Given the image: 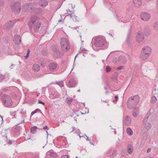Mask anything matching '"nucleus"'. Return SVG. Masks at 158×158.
Masks as SVG:
<instances>
[{"label": "nucleus", "mask_w": 158, "mask_h": 158, "mask_svg": "<svg viewBox=\"0 0 158 158\" xmlns=\"http://www.w3.org/2000/svg\"><path fill=\"white\" fill-rule=\"evenodd\" d=\"M116 154V151L115 150H114V152L112 153L111 155H110V157L111 158H113L114 156H115Z\"/></svg>", "instance_id": "nucleus-40"}, {"label": "nucleus", "mask_w": 158, "mask_h": 158, "mask_svg": "<svg viewBox=\"0 0 158 158\" xmlns=\"http://www.w3.org/2000/svg\"><path fill=\"white\" fill-rule=\"evenodd\" d=\"M34 111H35V113H36L37 112H39L41 113L44 116V115L43 114V113H42L41 111L39 109H38V108L36 109Z\"/></svg>", "instance_id": "nucleus-42"}, {"label": "nucleus", "mask_w": 158, "mask_h": 158, "mask_svg": "<svg viewBox=\"0 0 158 158\" xmlns=\"http://www.w3.org/2000/svg\"><path fill=\"white\" fill-rule=\"evenodd\" d=\"M41 24V23L40 21H38L33 26V29L35 32H38Z\"/></svg>", "instance_id": "nucleus-15"}, {"label": "nucleus", "mask_w": 158, "mask_h": 158, "mask_svg": "<svg viewBox=\"0 0 158 158\" xmlns=\"http://www.w3.org/2000/svg\"><path fill=\"white\" fill-rule=\"evenodd\" d=\"M27 4L29 6V10H32L33 8L34 7L35 5L36 4L34 2L29 3Z\"/></svg>", "instance_id": "nucleus-31"}, {"label": "nucleus", "mask_w": 158, "mask_h": 158, "mask_svg": "<svg viewBox=\"0 0 158 158\" xmlns=\"http://www.w3.org/2000/svg\"><path fill=\"white\" fill-rule=\"evenodd\" d=\"M141 19L145 21H148L150 19L151 16L147 12L142 13L140 15Z\"/></svg>", "instance_id": "nucleus-8"}, {"label": "nucleus", "mask_w": 158, "mask_h": 158, "mask_svg": "<svg viewBox=\"0 0 158 158\" xmlns=\"http://www.w3.org/2000/svg\"><path fill=\"white\" fill-rule=\"evenodd\" d=\"M151 49L148 46L144 47L141 50L140 57L143 60L147 59L150 55Z\"/></svg>", "instance_id": "nucleus-4"}, {"label": "nucleus", "mask_w": 158, "mask_h": 158, "mask_svg": "<svg viewBox=\"0 0 158 158\" xmlns=\"http://www.w3.org/2000/svg\"><path fill=\"white\" fill-rule=\"evenodd\" d=\"M139 101V97L138 95L131 97L128 98L127 102V107L129 109L134 108L135 110H137L138 108L136 106Z\"/></svg>", "instance_id": "nucleus-1"}, {"label": "nucleus", "mask_w": 158, "mask_h": 158, "mask_svg": "<svg viewBox=\"0 0 158 158\" xmlns=\"http://www.w3.org/2000/svg\"><path fill=\"white\" fill-rule=\"evenodd\" d=\"M43 76V75L42 74H38L36 75V77L40 78Z\"/></svg>", "instance_id": "nucleus-53"}, {"label": "nucleus", "mask_w": 158, "mask_h": 158, "mask_svg": "<svg viewBox=\"0 0 158 158\" xmlns=\"http://www.w3.org/2000/svg\"><path fill=\"white\" fill-rule=\"evenodd\" d=\"M112 150H110L107 153V155L106 156H110V155H111V153H112Z\"/></svg>", "instance_id": "nucleus-49"}, {"label": "nucleus", "mask_w": 158, "mask_h": 158, "mask_svg": "<svg viewBox=\"0 0 158 158\" xmlns=\"http://www.w3.org/2000/svg\"><path fill=\"white\" fill-rule=\"evenodd\" d=\"M23 9L25 11L30 10H29V6L27 3L25 4L23 6Z\"/></svg>", "instance_id": "nucleus-30"}, {"label": "nucleus", "mask_w": 158, "mask_h": 158, "mask_svg": "<svg viewBox=\"0 0 158 158\" xmlns=\"http://www.w3.org/2000/svg\"><path fill=\"white\" fill-rule=\"evenodd\" d=\"M145 158H153V157H151L147 156V157H146Z\"/></svg>", "instance_id": "nucleus-64"}, {"label": "nucleus", "mask_w": 158, "mask_h": 158, "mask_svg": "<svg viewBox=\"0 0 158 158\" xmlns=\"http://www.w3.org/2000/svg\"><path fill=\"white\" fill-rule=\"evenodd\" d=\"M118 73L117 72H115L112 75V79L113 80V81L117 83V76L118 75Z\"/></svg>", "instance_id": "nucleus-23"}, {"label": "nucleus", "mask_w": 158, "mask_h": 158, "mask_svg": "<svg viewBox=\"0 0 158 158\" xmlns=\"http://www.w3.org/2000/svg\"><path fill=\"white\" fill-rule=\"evenodd\" d=\"M133 2L135 7L137 8L139 7L142 3L141 0H133Z\"/></svg>", "instance_id": "nucleus-18"}, {"label": "nucleus", "mask_w": 158, "mask_h": 158, "mask_svg": "<svg viewBox=\"0 0 158 158\" xmlns=\"http://www.w3.org/2000/svg\"><path fill=\"white\" fill-rule=\"evenodd\" d=\"M111 70V68L110 66H107L106 69V70L107 72H110Z\"/></svg>", "instance_id": "nucleus-41"}, {"label": "nucleus", "mask_w": 158, "mask_h": 158, "mask_svg": "<svg viewBox=\"0 0 158 158\" xmlns=\"http://www.w3.org/2000/svg\"><path fill=\"white\" fill-rule=\"evenodd\" d=\"M124 123L128 125L131 123V118L129 116H126L125 118Z\"/></svg>", "instance_id": "nucleus-22"}, {"label": "nucleus", "mask_w": 158, "mask_h": 158, "mask_svg": "<svg viewBox=\"0 0 158 158\" xmlns=\"http://www.w3.org/2000/svg\"><path fill=\"white\" fill-rule=\"evenodd\" d=\"M3 40L5 44H6L9 42V39L8 37L7 36H6L3 37Z\"/></svg>", "instance_id": "nucleus-33"}, {"label": "nucleus", "mask_w": 158, "mask_h": 158, "mask_svg": "<svg viewBox=\"0 0 158 158\" xmlns=\"http://www.w3.org/2000/svg\"><path fill=\"white\" fill-rule=\"evenodd\" d=\"M127 132L129 135H131L133 134V131L132 129L130 127H128L127 129Z\"/></svg>", "instance_id": "nucleus-32"}, {"label": "nucleus", "mask_w": 158, "mask_h": 158, "mask_svg": "<svg viewBox=\"0 0 158 158\" xmlns=\"http://www.w3.org/2000/svg\"><path fill=\"white\" fill-rule=\"evenodd\" d=\"M35 113V111H32L31 113V115H33V114H34Z\"/></svg>", "instance_id": "nucleus-62"}, {"label": "nucleus", "mask_w": 158, "mask_h": 158, "mask_svg": "<svg viewBox=\"0 0 158 158\" xmlns=\"http://www.w3.org/2000/svg\"><path fill=\"white\" fill-rule=\"evenodd\" d=\"M69 11L70 13H69V11H67V14L70 15V17L73 19V18L74 17V16L71 13V11L70 10H69ZM66 14V13L65 14Z\"/></svg>", "instance_id": "nucleus-44"}, {"label": "nucleus", "mask_w": 158, "mask_h": 158, "mask_svg": "<svg viewBox=\"0 0 158 158\" xmlns=\"http://www.w3.org/2000/svg\"><path fill=\"white\" fill-rule=\"evenodd\" d=\"M34 23L31 20V21H29L28 22V24L30 29L32 28L33 25L34 24Z\"/></svg>", "instance_id": "nucleus-34"}, {"label": "nucleus", "mask_w": 158, "mask_h": 158, "mask_svg": "<svg viewBox=\"0 0 158 158\" xmlns=\"http://www.w3.org/2000/svg\"><path fill=\"white\" fill-rule=\"evenodd\" d=\"M11 95L12 97L14 98H16L17 97V95L16 94L14 93H13L11 94Z\"/></svg>", "instance_id": "nucleus-46"}, {"label": "nucleus", "mask_w": 158, "mask_h": 158, "mask_svg": "<svg viewBox=\"0 0 158 158\" xmlns=\"http://www.w3.org/2000/svg\"><path fill=\"white\" fill-rule=\"evenodd\" d=\"M132 115L134 117H136L137 116V113L134 110L133 111Z\"/></svg>", "instance_id": "nucleus-48"}, {"label": "nucleus", "mask_w": 158, "mask_h": 158, "mask_svg": "<svg viewBox=\"0 0 158 158\" xmlns=\"http://www.w3.org/2000/svg\"><path fill=\"white\" fill-rule=\"evenodd\" d=\"M65 49L64 50V51L67 52L70 49V45L69 43H68V45L65 47Z\"/></svg>", "instance_id": "nucleus-38"}, {"label": "nucleus", "mask_w": 158, "mask_h": 158, "mask_svg": "<svg viewBox=\"0 0 158 158\" xmlns=\"http://www.w3.org/2000/svg\"><path fill=\"white\" fill-rule=\"evenodd\" d=\"M95 45L97 47H102L103 49L106 48L107 45L106 43V40L105 38L102 37H98L94 39Z\"/></svg>", "instance_id": "nucleus-3"}, {"label": "nucleus", "mask_w": 158, "mask_h": 158, "mask_svg": "<svg viewBox=\"0 0 158 158\" xmlns=\"http://www.w3.org/2000/svg\"><path fill=\"white\" fill-rule=\"evenodd\" d=\"M126 41L128 47L131 48V41L130 39V37H127L126 39Z\"/></svg>", "instance_id": "nucleus-28"}, {"label": "nucleus", "mask_w": 158, "mask_h": 158, "mask_svg": "<svg viewBox=\"0 0 158 158\" xmlns=\"http://www.w3.org/2000/svg\"><path fill=\"white\" fill-rule=\"evenodd\" d=\"M2 100L3 105L6 107H10L12 105V101L10 97L7 94L3 95Z\"/></svg>", "instance_id": "nucleus-5"}, {"label": "nucleus", "mask_w": 158, "mask_h": 158, "mask_svg": "<svg viewBox=\"0 0 158 158\" xmlns=\"http://www.w3.org/2000/svg\"><path fill=\"white\" fill-rule=\"evenodd\" d=\"M30 52V50L29 49H28L27 51V53L26 55L24 56V58H25V59H27V58H28V57L29 56V55Z\"/></svg>", "instance_id": "nucleus-39"}, {"label": "nucleus", "mask_w": 158, "mask_h": 158, "mask_svg": "<svg viewBox=\"0 0 158 158\" xmlns=\"http://www.w3.org/2000/svg\"><path fill=\"white\" fill-rule=\"evenodd\" d=\"M56 83L59 85L60 87H63L64 86V82L62 81H56Z\"/></svg>", "instance_id": "nucleus-36"}, {"label": "nucleus", "mask_w": 158, "mask_h": 158, "mask_svg": "<svg viewBox=\"0 0 158 158\" xmlns=\"http://www.w3.org/2000/svg\"><path fill=\"white\" fill-rule=\"evenodd\" d=\"M48 66L51 71H53L56 69L57 64L56 63H52L49 64Z\"/></svg>", "instance_id": "nucleus-16"}, {"label": "nucleus", "mask_w": 158, "mask_h": 158, "mask_svg": "<svg viewBox=\"0 0 158 158\" xmlns=\"http://www.w3.org/2000/svg\"><path fill=\"white\" fill-rule=\"evenodd\" d=\"M38 128V127L36 126L31 127L30 129L31 132L33 134H35L36 133L37 131L36 129Z\"/></svg>", "instance_id": "nucleus-25"}, {"label": "nucleus", "mask_w": 158, "mask_h": 158, "mask_svg": "<svg viewBox=\"0 0 158 158\" xmlns=\"http://www.w3.org/2000/svg\"><path fill=\"white\" fill-rule=\"evenodd\" d=\"M152 99L153 103H156L157 101L156 97L155 96H154L152 97Z\"/></svg>", "instance_id": "nucleus-45"}, {"label": "nucleus", "mask_w": 158, "mask_h": 158, "mask_svg": "<svg viewBox=\"0 0 158 158\" xmlns=\"http://www.w3.org/2000/svg\"><path fill=\"white\" fill-rule=\"evenodd\" d=\"M81 51L83 52V53L86 54V53L87 50L85 48H82V49H81Z\"/></svg>", "instance_id": "nucleus-51"}, {"label": "nucleus", "mask_w": 158, "mask_h": 158, "mask_svg": "<svg viewBox=\"0 0 158 158\" xmlns=\"http://www.w3.org/2000/svg\"><path fill=\"white\" fill-rule=\"evenodd\" d=\"M40 69V65L37 64H34L32 67V69L33 71L35 72L38 71Z\"/></svg>", "instance_id": "nucleus-21"}, {"label": "nucleus", "mask_w": 158, "mask_h": 158, "mask_svg": "<svg viewBox=\"0 0 158 158\" xmlns=\"http://www.w3.org/2000/svg\"><path fill=\"white\" fill-rule=\"evenodd\" d=\"M5 78V76L3 75L2 74L0 75V78L1 79L3 80Z\"/></svg>", "instance_id": "nucleus-52"}, {"label": "nucleus", "mask_w": 158, "mask_h": 158, "mask_svg": "<svg viewBox=\"0 0 158 158\" xmlns=\"http://www.w3.org/2000/svg\"><path fill=\"white\" fill-rule=\"evenodd\" d=\"M61 158H69V157L67 155H63L62 156Z\"/></svg>", "instance_id": "nucleus-57"}, {"label": "nucleus", "mask_w": 158, "mask_h": 158, "mask_svg": "<svg viewBox=\"0 0 158 158\" xmlns=\"http://www.w3.org/2000/svg\"><path fill=\"white\" fill-rule=\"evenodd\" d=\"M5 4V2L3 0H0V6H3Z\"/></svg>", "instance_id": "nucleus-43"}, {"label": "nucleus", "mask_w": 158, "mask_h": 158, "mask_svg": "<svg viewBox=\"0 0 158 158\" xmlns=\"http://www.w3.org/2000/svg\"><path fill=\"white\" fill-rule=\"evenodd\" d=\"M38 19V18L36 16H34L31 17V20L34 23H35L36 21Z\"/></svg>", "instance_id": "nucleus-35"}, {"label": "nucleus", "mask_w": 158, "mask_h": 158, "mask_svg": "<svg viewBox=\"0 0 158 158\" xmlns=\"http://www.w3.org/2000/svg\"><path fill=\"white\" fill-rule=\"evenodd\" d=\"M41 53L42 55L44 56H47L48 54V52L46 49H44L42 50Z\"/></svg>", "instance_id": "nucleus-37"}, {"label": "nucleus", "mask_w": 158, "mask_h": 158, "mask_svg": "<svg viewBox=\"0 0 158 158\" xmlns=\"http://www.w3.org/2000/svg\"><path fill=\"white\" fill-rule=\"evenodd\" d=\"M131 31V29L130 28V29H129V30L128 31V33H127V37H128H128H130V36Z\"/></svg>", "instance_id": "nucleus-47"}, {"label": "nucleus", "mask_w": 158, "mask_h": 158, "mask_svg": "<svg viewBox=\"0 0 158 158\" xmlns=\"http://www.w3.org/2000/svg\"><path fill=\"white\" fill-rule=\"evenodd\" d=\"M152 26L156 31H157L158 30V21H156L153 23Z\"/></svg>", "instance_id": "nucleus-29"}, {"label": "nucleus", "mask_w": 158, "mask_h": 158, "mask_svg": "<svg viewBox=\"0 0 158 158\" xmlns=\"http://www.w3.org/2000/svg\"><path fill=\"white\" fill-rule=\"evenodd\" d=\"M123 67H124L123 66H120L118 67L117 68V69L118 70H121V69H122Z\"/></svg>", "instance_id": "nucleus-55"}, {"label": "nucleus", "mask_w": 158, "mask_h": 158, "mask_svg": "<svg viewBox=\"0 0 158 158\" xmlns=\"http://www.w3.org/2000/svg\"><path fill=\"white\" fill-rule=\"evenodd\" d=\"M144 39V36L143 34L141 31L137 32V35L136 36V40L139 43H140L143 41Z\"/></svg>", "instance_id": "nucleus-10"}, {"label": "nucleus", "mask_w": 158, "mask_h": 158, "mask_svg": "<svg viewBox=\"0 0 158 158\" xmlns=\"http://www.w3.org/2000/svg\"><path fill=\"white\" fill-rule=\"evenodd\" d=\"M68 42L65 38H62L61 39L60 44L62 50L64 51L65 47L68 45Z\"/></svg>", "instance_id": "nucleus-9"}, {"label": "nucleus", "mask_w": 158, "mask_h": 158, "mask_svg": "<svg viewBox=\"0 0 158 158\" xmlns=\"http://www.w3.org/2000/svg\"><path fill=\"white\" fill-rule=\"evenodd\" d=\"M143 33L146 36H148L150 34L151 30L148 26L144 27L143 30Z\"/></svg>", "instance_id": "nucleus-14"}, {"label": "nucleus", "mask_w": 158, "mask_h": 158, "mask_svg": "<svg viewBox=\"0 0 158 158\" xmlns=\"http://www.w3.org/2000/svg\"><path fill=\"white\" fill-rule=\"evenodd\" d=\"M24 123V120H23L20 123H19V124H18L16 125H19V124H21V123Z\"/></svg>", "instance_id": "nucleus-63"}, {"label": "nucleus", "mask_w": 158, "mask_h": 158, "mask_svg": "<svg viewBox=\"0 0 158 158\" xmlns=\"http://www.w3.org/2000/svg\"><path fill=\"white\" fill-rule=\"evenodd\" d=\"M33 11V12L36 14H40L42 11V10L41 8H37L34 9Z\"/></svg>", "instance_id": "nucleus-26"}, {"label": "nucleus", "mask_w": 158, "mask_h": 158, "mask_svg": "<svg viewBox=\"0 0 158 158\" xmlns=\"http://www.w3.org/2000/svg\"><path fill=\"white\" fill-rule=\"evenodd\" d=\"M39 4L42 6H46L48 4V2L47 0H40Z\"/></svg>", "instance_id": "nucleus-19"}, {"label": "nucleus", "mask_w": 158, "mask_h": 158, "mask_svg": "<svg viewBox=\"0 0 158 158\" xmlns=\"http://www.w3.org/2000/svg\"><path fill=\"white\" fill-rule=\"evenodd\" d=\"M115 101H118V96H115L114 97Z\"/></svg>", "instance_id": "nucleus-61"}, {"label": "nucleus", "mask_w": 158, "mask_h": 158, "mask_svg": "<svg viewBox=\"0 0 158 158\" xmlns=\"http://www.w3.org/2000/svg\"><path fill=\"white\" fill-rule=\"evenodd\" d=\"M49 153V155L51 158H56V153L54 152L52 150H51L47 153Z\"/></svg>", "instance_id": "nucleus-20"}, {"label": "nucleus", "mask_w": 158, "mask_h": 158, "mask_svg": "<svg viewBox=\"0 0 158 158\" xmlns=\"http://www.w3.org/2000/svg\"><path fill=\"white\" fill-rule=\"evenodd\" d=\"M52 51L55 52L54 55L57 58H59L60 57V53H59V49L57 46H53L52 47Z\"/></svg>", "instance_id": "nucleus-11"}, {"label": "nucleus", "mask_w": 158, "mask_h": 158, "mask_svg": "<svg viewBox=\"0 0 158 158\" xmlns=\"http://www.w3.org/2000/svg\"><path fill=\"white\" fill-rule=\"evenodd\" d=\"M117 60L119 61L126 63V59L125 56H120L118 57Z\"/></svg>", "instance_id": "nucleus-24"}, {"label": "nucleus", "mask_w": 158, "mask_h": 158, "mask_svg": "<svg viewBox=\"0 0 158 158\" xmlns=\"http://www.w3.org/2000/svg\"><path fill=\"white\" fill-rule=\"evenodd\" d=\"M8 90V88H5L4 89H3V92H5L6 91H7Z\"/></svg>", "instance_id": "nucleus-60"}, {"label": "nucleus", "mask_w": 158, "mask_h": 158, "mask_svg": "<svg viewBox=\"0 0 158 158\" xmlns=\"http://www.w3.org/2000/svg\"><path fill=\"white\" fill-rule=\"evenodd\" d=\"M15 129L17 131H19L21 129V127L20 126H17L15 128Z\"/></svg>", "instance_id": "nucleus-54"}, {"label": "nucleus", "mask_w": 158, "mask_h": 158, "mask_svg": "<svg viewBox=\"0 0 158 158\" xmlns=\"http://www.w3.org/2000/svg\"><path fill=\"white\" fill-rule=\"evenodd\" d=\"M8 139H7L6 140H7L6 143H8V144L10 145L11 144H12V142L10 140H9L8 141L7 140Z\"/></svg>", "instance_id": "nucleus-56"}, {"label": "nucleus", "mask_w": 158, "mask_h": 158, "mask_svg": "<svg viewBox=\"0 0 158 158\" xmlns=\"http://www.w3.org/2000/svg\"><path fill=\"white\" fill-rule=\"evenodd\" d=\"M151 148H148L147 150V152L149 153L151 151Z\"/></svg>", "instance_id": "nucleus-59"}, {"label": "nucleus", "mask_w": 158, "mask_h": 158, "mask_svg": "<svg viewBox=\"0 0 158 158\" xmlns=\"http://www.w3.org/2000/svg\"><path fill=\"white\" fill-rule=\"evenodd\" d=\"M38 103L39 104H41L43 105H45V103L44 102H43L42 101H41L40 100H38Z\"/></svg>", "instance_id": "nucleus-50"}, {"label": "nucleus", "mask_w": 158, "mask_h": 158, "mask_svg": "<svg viewBox=\"0 0 158 158\" xmlns=\"http://www.w3.org/2000/svg\"><path fill=\"white\" fill-rule=\"evenodd\" d=\"M127 151L129 154L132 153L133 151V147L131 144H128L127 147Z\"/></svg>", "instance_id": "nucleus-17"}, {"label": "nucleus", "mask_w": 158, "mask_h": 158, "mask_svg": "<svg viewBox=\"0 0 158 158\" xmlns=\"http://www.w3.org/2000/svg\"><path fill=\"white\" fill-rule=\"evenodd\" d=\"M11 10L15 14L19 13L21 10V5L19 2H16L10 5Z\"/></svg>", "instance_id": "nucleus-6"}, {"label": "nucleus", "mask_w": 158, "mask_h": 158, "mask_svg": "<svg viewBox=\"0 0 158 158\" xmlns=\"http://www.w3.org/2000/svg\"><path fill=\"white\" fill-rule=\"evenodd\" d=\"M77 82L75 78H73L69 81L67 84L69 88L75 87L77 85Z\"/></svg>", "instance_id": "nucleus-7"}, {"label": "nucleus", "mask_w": 158, "mask_h": 158, "mask_svg": "<svg viewBox=\"0 0 158 158\" xmlns=\"http://www.w3.org/2000/svg\"><path fill=\"white\" fill-rule=\"evenodd\" d=\"M73 101V99L72 98H67L65 100V102L69 105L70 106L71 105V102Z\"/></svg>", "instance_id": "nucleus-27"}, {"label": "nucleus", "mask_w": 158, "mask_h": 158, "mask_svg": "<svg viewBox=\"0 0 158 158\" xmlns=\"http://www.w3.org/2000/svg\"><path fill=\"white\" fill-rule=\"evenodd\" d=\"M15 23V22L14 20L10 21L4 26V28L9 30L12 27Z\"/></svg>", "instance_id": "nucleus-12"}, {"label": "nucleus", "mask_w": 158, "mask_h": 158, "mask_svg": "<svg viewBox=\"0 0 158 158\" xmlns=\"http://www.w3.org/2000/svg\"><path fill=\"white\" fill-rule=\"evenodd\" d=\"M150 112L148 111L145 116V118L143 121V124L144 127L142 130L141 133L143 134H147V131L151 127L152 125L149 123L150 119H149Z\"/></svg>", "instance_id": "nucleus-2"}, {"label": "nucleus", "mask_w": 158, "mask_h": 158, "mask_svg": "<svg viewBox=\"0 0 158 158\" xmlns=\"http://www.w3.org/2000/svg\"><path fill=\"white\" fill-rule=\"evenodd\" d=\"M14 42L15 44L19 45L21 42V39L19 35H16L13 37Z\"/></svg>", "instance_id": "nucleus-13"}, {"label": "nucleus", "mask_w": 158, "mask_h": 158, "mask_svg": "<svg viewBox=\"0 0 158 158\" xmlns=\"http://www.w3.org/2000/svg\"><path fill=\"white\" fill-rule=\"evenodd\" d=\"M43 129H48L49 128H48V126H46L44 127Z\"/></svg>", "instance_id": "nucleus-58"}]
</instances>
